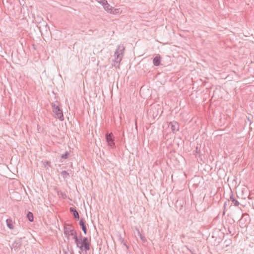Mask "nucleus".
Masks as SVG:
<instances>
[{"label":"nucleus","mask_w":254,"mask_h":254,"mask_svg":"<svg viewBox=\"0 0 254 254\" xmlns=\"http://www.w3.org/2000/svg\"><path fill=\"white\" fill-rule=\"evenodd\" d=\"M75 243L77 247L79 248L81 251H85L86 254V252L90 250L89 243H85L80 242L79 239L77 238H75Z\"/></svg>","instance_id":"nucleus-4"},{"label":"nucleus","mask_w":254,"mask_h":254,"mask_svg":"<svg viewBox=\"0 0 254 254\" xmlns=\"http://www.w3.org/2000/svg\"><path fill=\"white\" fill-rule=\"evenodd\" d=\"M106 138L109 145L111 147H112L113 145L114 144V140L112 138V134L110 133L106 135Z\"/></svg>","instance_id":"nucleus-7"},{"label":"nucleus","mask_w":254,"mask_h":254,"mask_svg":"<svg viewBox=\"0 0 254 254\" xmlns=\"http://www.w3.org/2000/svg\"><path fill=\"white\" fill-rule=\"evenodd\" d=\"M61 175L64 178H66L69 177V174L65 171H62L61 173Z\"/></svg>","instance_id":"nucleus-15"},{"label":"nucleus","mask_w":254,"mask_h":254,"mask_svg":"<svg viewBox=\"0 0 254 254\" xmlns=\"http://www.w3.org/2000/svg\"><path fill=\"white\" fill-rule=\"evenodd\" d=\"M138 236L139 237L140 239L142 240V242H146V240L144 236H142L141 234H140Z\"/></svg>","instance_id":"nucleus-20"},{"label":"nucleus","mask_w":254,"mask_h":254,"mask_svg":"<svg viewBox=\"0 0 254 254\" xmlns=\"http://www.w3.org/2000/svg\"><path fill=\"white\" fill-rule=\"evenodd\" d=\"M69 153L67 151H66L64 154H62L61 157L63 159H66L68 157Z\"/></svg>","instance_id":"nucleus-18"},{"label":"nucleus","mask_w":254,"mask_h":254,"mask_svg":"<svg viewBox=\"0 0 254 254\" xmlns=\"http://www.w3.org/2000/svg\"><path fill=\"white\" fill-rule=\"evenodd\" d=\"M21 246V243L19 241H15L12 245V250H14L15 251H17L18 249Z\"/></svg>","instance_id":"nucleus-8"},{"label":"nucleus","mask_w":254,"mask_h":254,"mask_svg":"<svg viewBox=\"0 0 254 254\" xmlns=\"http://www.w3.org/2000/svg\"><path fill=\"white\" fill-rule=\"evenodd\" d=\"M79 224L81 226L82 230L83 231L84 233L86 234L87 233V229L83 220H80Z\"/></svg>","instance_id":"nucleus-11"},{"label":"nucleus","mask_w":254,"mask_h":254,"mask_svg":"<svg viewBox=\"0 0 254 254\" xmlns=\"http://www.w3.org/2000/svg\"><path fill=\"white\" fill-rule=\"evenodd\" d=\"M64 234L66 237H69L70 236H73L74 239L75 240V238L77 237L76 235L77 233L73 229L72 227L68 225L67 226H65L64 228Z\"/></svg>","instance_id":"nucleus-5"},{"label":"nucleus","mask_w":254,"mask_h":254,"mask_svg":"<svg viewBox=\"0 0 254 254\" xmlns=\"http://www.w3.org/2000/svg\"><path fill=\"white\" fill-rule=\"evenodd\" d=\"M171 130L173 132H175L179 130V125L176 122H172L170 123Z\"/></svg>","instance_id":"nucleus-6"},{"label":"nucleus","mask_w":254,"mask_h":254,"mask_svg":"<svg viewBox=\"0 0 254 254\" xmlns=\"http://www.w3.org/2000/svg\"><path fill=\"white\" fill-rule=\"evenodd\" d=\"M70 210L71 212H73V215L75 218H79V214L78 212L73 207L70 208Z\"/></svg>","instance_id":"nucleus-12"},{"label":"nucleus","mask_w":254,"mask_h":254,"mask_svg":"<svg viewBox=\"0 0 254 254\" xmlns=\"http://www.w3.org/2000/svg\"><path fill=\"white\" fill-rule=\"evenodd\" d=\"M6 223L8 228L10 230H12L13 229V222L11 219H7L6 220Z\"/></svg>","instance_id":"nucleus-10"},{"label":"nucleus","mask_w":254,"mask_h":254,"mask_svg":"<svg viewBox=\"0 0 254 254\" xmlns=\"http://www.w3.org/2000/svg\"><path fill=\"white\" fill-rule=\"evenodd\" d=\"M98 3L101 4L102 6L105 5V3L107 2L106 0H95Z\"/></svg>","instance_id":"nucleus-16"},{"label":"nucleus","mask_w":254,"mask_h":254,"mask_svg":"<svg viewBox=\"0 0 254 254\" xmlns=\"http://www.w3.org/2000/svg\"><path fill=\"white\" fill-rule=\"evenodd\" d=\"M27 217L30 222H32L33 221V215L31 212H29L28 213Z\"/></svg>","instance_id":"nucleus-14"},{"label":"nucleus","mask_w":254,"mask_h":254,"mask_svg":"<svg viewBox=\"0 0 254 254\" xmlns=\"http://www.w3.org/2000/svg\"><path fill=\"white\" fill-rule=\"evenodd\" d=\"M103 6L105 10L108 13L112 14H119L122 13V10L120 8H115V7H112L108 3V2H107Z\"/></svg>","instance_id":"nucleus-3"},{"label":"nucleus","mask_w":254,"mask_h":254,"mask_svg":"<svg viewBox=\"0 0 254 254\" xmlns=\"http://www.w3.org/2000/svg\"><path fill=\"white\" fill-rule=\"evenodd\" d=\"M58 104V103H52L51 105L55 118L62 121L64 120L63 113L62 110L59 108Z\"/></svg>","instance_id":"nucleus-2"},{"label":"nucleus","mask_w":254,"mask_h":254,"mask_svg":"<svg viewBox=\"0 0 254 254\" xmlns=\"http://www.w3.org/2000/svg\"><path fill=\"white\" fill-rule=\"evenodd\" d=\"M230 199L232 201V202L234 203L235 206H238L240 204L239 202L235 199L232 195L230 197Z\"/></svg>","instance_id":"nucleus-13"},{"label":"nucleus","mask_w":254,"mask_h":254,"mask_svg":"<svg viewBox=\"0 0 254 254\" xmlns=\"http://www.w3.org/2000/svg\"><path fill=\"white\" fill-rule=\"evenodd\" d=\"M161 58L159 56H156L153 60V64L155 66H158L160 64Z\"/></svg>","instance_id":"nucleus-9"},{"label":"nucleus","mask_w":254,"mask_h":254,"mask_svg":"<svg viewBox=\"0 0 254 254\" xmlns=\"http://www.w3.org/2000/svg\"><path fill=\"white\" fill-rule=\"evenodd\" d=\"M135 229L136 230L137 234H138V236H139L141 234H140L138 229L137 228H136Z\"/></svg>","instance_id":"nucleus-21"},{"label":"nucleus","mask_w":254,"mask_h":254,"mask_svg":"<svg viewBox=\"0 0 254 254\" xmlns=\"http://www.w3.org/2000/svg\"><path fill=\"white\" fill-rule=\"evenodd\" d=\"M64 254H72L73 252L72 250H69V249L67 248V251L64 250Z\"/></svg>","instance_id":"nucleus-19"},{"label":"nucleus","mask_w":254,"mask_h":254,"mask_svg":"<svg viewBox=\"0 0 254 254\" xmlns=\"http://www.w3.org/2000/svg\"><path fill=\"white\" fill-rule=\"evenodd\" d=\"M79 240H80V242H83V243H89L88 240V239H87V237H84L82 239H80Z\"/></svg>","instance_id":"nucleus-17"},{"label":"nucleus","mask_w":254,"mask_h":254,"mask_svg":"<svg viewBox=\"0 0 254 254\" xmlns=\"http://www.w3.org/2000/svg\"><path fill=\"white\" fill-rule=\"evenodd\" d=\"M124 50L125 48L123 45H120L118 46L114 55V65L115 66L118 65V64L122 61Z\"/></svg>","instance_id":"nucleus-1"}]
</instances>
